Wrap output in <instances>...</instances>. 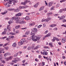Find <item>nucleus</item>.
Instances as JSON below:
<instances>
[{
  "instance_id": "nucleus-1",
  "label": "nucleus",
  "mask_w": 66,
  "mask_h": 66,
  "mask_svg": "<svg viewBox=\"0 0 66 66\" xmlns=\"http://www.w3.org/2000/svg\"><path fill=\"white\" fill-rule=\"evenodd\" d=\"M14 18L15 19V20H16L15 22L16 23H20V24H23L26 23V22L25 21H22L20 20V17H16L15 18L14 17Z\"/></svg>"
},
{
  "instance_id": "nucleus-2",
  "label": "nucleus",
  "mask_w": 66,
  "mask_h": 66,
  "mask_svg": "<svg viewBox=\"0 0 66 66\" xmlns=\"http://www.w3.org/2000/svg\"><path fill=\"white\" fill-rule=\"evenodd\" d=\"M37 29L35 28H34L31 31L30 34L31 35H32V34H35V33L37 32Z\"/></svg>"
},
{
  "instance_id": "nucleus-3",
  "label": "nucleus",
  "mask_w": 66,
  "mask_h": 66,
  "mask_svg": "<svg viewBox=\"0 0 66 66\" xmlns=\"http://www.w3.org/2000/svg\"><path fill=\"white\" fill-rule=\"evenodd\" d=\"M14 17L15 18H16V17H15V16L12 18L11 19V20H10L8 22V23L9 24H11V23H12V22H13V20H14L15 21H16V20H15V18L14 19Z\"/></svg>"
},
{
  "instance_id": "nucleus-4",
  "label": "nucleus",
  "mask_w": 66,
  "mask_h": 66,
  "mask_svg": "<svg viewBox=\"0 0 66 66\" xmlns=\"http://www.w3.org/2000/svg\"><path fill=\"white\" fill-rule=\"evenodd\" d=\"M35 34L34 35H33L32 36H31V39L33 40V41H34L35 42V41H37V39H36V37H35Z\"/></svg>"
},
{
  "instance_id": "nucleus-5",
  "label": "nucleus",
  "mask_w": 66,
  "mask_h": 66,
  "mask_svg": "<svg viewBox=\"0 0 66 66\" xmlns=\"http://www.w3.org/2000/svg\"><path fill=\"white\" fill-rule=\"evenodd\" d=\"M13 60L12 61V62L13 63H16L17 61H18V60H19V58H14Z\"/></svg>"
},
{
  "instance_id": "nucleus-6",
  "label": "nucleus",
  "mask_w": 66,
  "mask_h": 66,
  "mask_svg": "<svg viewBox=\"0 0 66 66\" xmlns=\"http://www.w3.org/2000/svg\"><path fill=\"white\" fill-rule=\"evenodd\" d=\"M63 11H64V12H65V11H66V8L60 10H59L58 13H63Z\"/></svg>"
},
{
  "instance_id": "nucleus-7",
  "label": "nucleus",
  "mask_w": 66,
  "mask_h": 66,
  "mask_svg": "<svg viewBox=\"0 0 66 66\" xmlns=\"http://www.w3.org/2000/svg\"><path fill=\"white\" fill-rule=\"evenodd\" d=\"M23 15V13L22 12H20L16 14V16H17V17H19L20 16H22V15Z\"/></svg>"
},
{
  "instance_id": "nucleus-8",
  "label": "nucleus",
  "mask_w": 66,
  "mask_h": 66,
  "mask_svg": "<svg viewBox=\"0 0 66 66\" xmlns=\"http://www.w3.org/2000/svg\"><path fill=\"white\" fill-rule=\"evenodd\" d=\"M8 1H9L7 2V3L10 4H12L14 2V0H9Z\"/></svg>"
},
{
  "instance_id": "nucleus-9",
  "label": "nucleus",
  "mask_w": 66,
  "mask_h": 66,
  "mask_svg": "<svg viewBox=\"0 0 66 66\" xmlns=\"http://www.w3.org/2000/svg\"><path fill=\"white\" fill-rule=\"evenodd\" d=\"M51 20V18H48L44 20V21L45 22H47L49 21V20Z\"/></svg>"
},
{
  "instance_id": "nucleus-10",
  "label": "nucleus",
  "mask_w": 66,
  "mask_h": 66,
  "mask_svg": "<svg viewBox=\"0 0 66 66\" xmlns=\"http://www.w3.org/2000/svg\"><path fill=\"white\" fill-rule=\"evenodd\" d=\"M65 18V16L63 15L61 16V17L59 18V20H62Z\"/></svg>"
},
{
  "instance_id": "nucleus-11",
  "label": "nucleus",
  "mask_w": 66,
  "mask_h": 66,
  "mask_svg": "<svg viewBox=\"0 0 66 66\" xmlns=\"http://www.w3.org/2000/svg\"><path fill=\"white\" fill-rule=\"evenodd\" d=\"M7 29L8 31H11V27L10 26V25H8L7 27Z\"/></svg>"
},
{
  "instance_id": "nucleus-12",
  "label": "nucleus",
  "mask_w": 66,
  "mask_h": 66,
  "mask_svg": "<svg viewBox=\"0 0 66 66\" xmlns=\"http://www.w3.org/2000/svg\"><path fill=\"white\" fill-rule=\"evenodd\" d=\"M11 55V53H7L5 54L4 55V56H6L7 55Z\"/></svg>"
},
{
  "instance_id": "nucleus-13",
  "label": "nucleus",
  "mask_w": 66,
  "mask_h": 66,
  "mask_svg": "<svg viewBox=\"0 0 66 66\" xmlns=\"http://www.w3.org/2000/svg\"><path fill=\"white\" fill-rule=\"evenodd\" d=\"M30 34V31H27L25 33L26 35H29Z\"/></svg>"
},
{
  "instance_id": "nucleus-14",
  "label": "nucleus",
  "mask_w": 66,
  "mask_h": 66,
  "mask_svg": "<svg viewBox=\"0 0 66 66\" xmlns=\"http://www.w3.org/2000/svg\"><path fill=\"white\" fill-rule=\"evenodd\" d=\"M43 54L44 55H48V53H47V52L46 51H44Z\"/></svg>"
},
{
  "instance_id": "nucleus-15",
  "label": "nucleus",
  "mask_w": 66,
  "mask_h": 66,
  "mask_svg": "<svg viewBox=\"0 0 66 66\" xmlns=\"http://www.w3.org/2000/svg\"><path fill=\"white\" fill-rule=\"evenodd\" d=\"M66 39L65 38H62L61 40L62 42V43H64L66 41Z\"/></svg>"
},
{
  "instance_id": "nucleus-16",
  "label": "nucleus",
  "mask_w": 66,
  "mask_h": 66,
  "mask_svg": "<svg viewBox=\"0 0 66 66\" xmlns=\"http://www.w3.org/2000/svg\"><path fill=\"white\" fill-rule=\"evenodd\" d=\"M56 24H52L50 26V27H52V28H53L54 27H56Z\"/></svg>"
},
{
  "instance_id": "nucleus-17",
  "label": "nucleus",
  "mask_w": 66,
  "mask_h": 66,
  "mask_svg": "<svg viewBox=\"0 0 66 66\" xmlns=\"http://www.w3.org/2000/svg\"><path fill=\"white\" fill-rule=\"evenodd\" d=\"M26 40L25 39V38H23L22 39L20 40V42H22L23 43H24V42H25V41Z\"/></svg>"
},
{
  "instance_id": "nucleus-18",
  "label": "nucleus",
  "mask_w": 66,
  "mask_h": 66,
  "mask_svg": "<svg viewBox=\"0 0 66 66\" xmlns=\"http://www.w3.org/2000/svg\"><path fill=\"white\" fill-rule=\"evenodd\" d=\"M52 4H53V3L51 2H50L48 4V6L49 7H50V6H52Z\"/></svg>"
},
{
  "instance_id": "nucleus-19",
  "label": "nucleus",
  "mask_w": 66,
  "mask_h": 66,
  "mask_svg": "<svg viewBox=\"0 0 66 66\" xmlns=\"http://www.w3.org/2000/svg\"><path fill=\"white\" fill-rule=\"evenodd\" d=\"M5 5L6 7H8L10 6V5H9V3H6L5 4H4Z\"/></svg>"
},
{
  "instance_id": "nucleus-20",
  "label": "nucleus",
  "mask_w": 66,
  "mask_h": 66,
  "mask_svg": "<svg viewBox=\"0 0 66 66\" xmlns=\"http://www.w3.org/2000/svg\"><path fill=\"white\" fill-rule=\"evenodd\" d=\"M13 47H16V42L14 43L12 45Z\"/></svg>"
},
{
  "instance_id": "nucleus-21",
  "label": "nucleus",
  "mask_w": 66,
  "mask_h": 66,
  "mask_svg": "<svg viewBox=\"0 0 66 66\" xmlns=\"http://www.w3.org/2000/svg\"><path fill=\"white\" fill-rule=\"evenodd\" d=\"M38 5H39V3H38L34 5V7H37Z\"/></svg>"
},
{
  "instance_id": "nucleus-22",
  "label": "nucleus",
  "mask_w": 66,
  "mask_h": 66,
  "mask_svg": "<svg viewBox=\"0 0 66 66\" xmlns=\"http://www.w3.org/2000/svg\"><path fill=\"white\" fill-rule=\"evenodd\" d=\"M23 43H22V42L21 41L20 42H19L18 43V45L19 46H21V45H23Z\"/></svg>"
},
{
  "instance_id": "nucleus-23",
  "label": "nucleus",
  "mask_w": 66,
  "mask_h": 66,
  "mask_svg": "<svg viewBox=\"0 0 66 66\" xmlns=\"http://www.w3.org/2000/svg\"><path fill=\"white\" fill-rule=\"evenodd\" d=\"M35 37L36 39H37V40H39V39H40V36H37L36 37Z\"/></svg>"
},
{
  "instance_id": "nucleus-24",
  "label": "nucleus",
  "mask_w": 66,
  "mask_h": 66,
  "mask_svg": "<svg viewBox=\"0 0 66 66\" xmlns=\"http://www.w3.org/2000/svg\"><path fill=\"white\" fill-rule=\"evenodd\" d=\"M25 19L26 20H28L30 19V17H29L27 16L25 18Z\"/></svg>"
},
{
  "instance_id": "nucleus-25",
  "label": "nucleus",
  "mask_w": 66,
  "mask_h": 66,
  "mask_svg": "<svg viewBox=\"0 0 66 66\" xmlns=\"http://www.w3.org/2000/svg\"><path fill=\"white\" fill-rule=\"evenodd\" d=\"M7 13V10H5L4 12L1 13L2 14V15H4L5 14H6Z\"/></svg>"
},
{
  "instance_id": "nucleus-26",
  "label": "nucleus",
  "mask_w": 66,
  "mask_h": 66,
  "mask_svg": "<svg viewBox=\"0 0 66 66\" xmlns=\"http://www.w3.org/2000/svg\"><path fill=\"white\" fill-rule=\"evenodd\" d=\"M20 25L16 26L15 27V28L16 29H18L20 28Z\"/></svg>"
},
{
  "instance_id": "nucleus-27",
  "label": "nucleus",
  "mask_w": 66,
  "mask_h": 66,
  "mask_svg": "<svg viewBox=\"0 0 66 66\" xmlns=\"http://www.w3.org/2000/svg\"><path fill=\"white\" fill-rule=\"evenodd\" d=\"M51 35V33H48L47 35H46L47 37H49V36H50Z\"/></svg>"
},
{
  "instance_id": "nucleus-28",
  "label": "nucleus",
  "mask_w": 66,
  "mask_h": 66,
  "mask_svg": "<svg viewBox=\"0 0 66 66\" xmlns=\"http://www.w3.org/2000/svg\"><path fill=\"white\" fill-rule=\"evenodd\" d=\"M14 12H19V10L18 9H15L14 10Z\"/></svg>"
},
{
  "instance_id": "nucleus-29",
  "label": "nucleus",
  "mask_w": 66,
  "mask_h": 66,
  "mask_svg": "<svg viewBox=\"0 0 66 66\" xmlns=\"http://www.w3.org/2000/svg\"><path fill=\"white\" fill-rule=\"evenodd\" d=\"M8 10L9 11H14V10H15V9L14 8L9 9H8Z\"/></svg>"
},
{
  "instance_id": "nucleus-30",
  "label": "nucleus",
  "mask_w": 66,
  "mask_h": 66,
  "mask_svg": "<svg viewBox=\"0 0 66 66\" xmlns=\"http://www.w3.org/2000/svg\"><path fill=\"white\" fill-rule=\"evenodd\" d=\"M40 48V45H37L36 47H35V49H37L38 48Z\"/></svg>"
},
{
  "instance_id": "nucleus-31",
  "label": "nucleus",
  "mask_w": 66,
  "mask_h": 66,
  "mask_svg": "<svg viewBox=\"0 0 66 66\" xmlns=\"http://www.w3.org/2000/svg\"><path fill=\"white\" fill-rule=\"evenodd\" d=\"M53 38H55V39L56 40V41H58L59 40V39H58L57 38H56V37H53Z\"/></svg>"
},
{
  "instance_id": "nucleus-32",
  "label": "nucleus",
  "mask_w": 66,
  "mask_h": 66,
  "mask_svg": "<svg viewBox=\"0 0 66 66\" xmlns=\"http://www.w3.org/2000/svg\"><path fill=\"white\" fill-rule=\"evenodd\" d=\"M21 4H22V5H26V3L24 2H22L21 3Z\"/></svg>"
},
{
  "instance_id": "nucleus-33",
  "label": "nucleus",
  "mask_w": 66,
  "mask_h": 66,
  "mask_svg": "<svg viewBox=\"0 0 66 66\" xmlns=\"http://www.w3.org/2000/svg\"><path fill=\"white\" fill-rule=\"evenodd\" d=\"M17 1H16V0H13V5H14L15 4V3H17Z\"/></svg>"
},
{
  "instance_id": "nucleus-34",
  "label": "nucleus",
  "mask_w": 66,
  "mask_h": 66,
  "mask_svg": "<svg viewBox=\"0 0 66 66\" xmlns=\"http://www.w3.org/2000/svg\"><path fill=\"white\" fill-rule=\"evenodd\" d=\"M44 9V7H42L39 9V11H42V10H43V9Z\"/></svg>"
},
{
  "instance_id": "nucleus-35",
  "label": "nucleus",
  "mask_w": 66,
  "mask_h": 66,
  "mask_svg": "<svg viewBox=\"0 0 66 66\" xmlns=\"http://www.w3.org/2000/svg\"><path fill=\"white\" fill-rule=\"evenodd\" d=\"M24 2L27 3V2H30V0H25Z\"/></svg>"
},
{
  "instance_id": "nucleus-36",
  "label": "nucleus",
  "mask_w": 66,
  "mask_h": 66,
  "mask_svg": "<svg viewBox=\"0 0 66 66\" xmlns=\"http://www.w3.org/2000/svg\"><path fill=\"white\" fill-rule=\"evenodd\" d=\"M2 35H5V34H6V32L4 31L2 33Z\"/></svg>"
},
{
  "instance_id": "nucleus-37",
  "label": "nucleus",
  "mask_w": 66,
  "mask_h": 66,
  "mask_svg": "<svg viewBox=\"0 0 66 66\" xmlns=\"http://www.w3.org/2000/svg\"><path fill=\"white\" fill-rule=\"evenodd\" d=\"M28 50H30L31 49V47L30 46H29L28 48Z\"/></svg>"
},
{
  "instance_id": "nucleus-38",
  "label": "nucleus",
  "mask_w": 66,
  "mask_h": 66,
  "mask_svg": "<svg viewBox=\"0 0 66 66\" xmlns=\"http://www.w3.org/2000/svg\"><path fill=\"white\" fill-rule=\"evenodd\" d=\"M55 39L53 38V39L51 40V41L52 42H55Z\"/></svg>"
},
{
  "instance_id": "nucleus-39",
  "label": "nucleus",
  "mask_w": 66,
  "mask_h": 66,
  "mask_svg": "<svg viewBox=\"0 0 66 66\" xmlns=\"http://www.w3.org/2000/svg\"><path fill=\"white\" fill-rule=\"evenodd\" d=\"M9 38H14V36H10L9 37Z\"/></svg>"
},
{
  "instance_id": "nucleus-40",
  "label": "nucleus",
  "mask_w": 66,
  "mask_h": 66,
  "mask_svg": "<svg viewBox=\"0 0 66 66\" xmlns=\"http://www.w3.org/2000/svg\"><path fill=\"white\" fill-rule=\"evenodd\" d=\"M24 18H20V20L21 21H23V20H24Z\"/></svg>"
},
{
  "instance_id": "nucleus-41",
  "label": "nucleus",
  "mask_w": 66,
  "mask_h": 66,
  "mask_svg": "<svg viewBox=\"0 0 66 66\" xmlns=\"http://www.w3.org/2000/svg\"><path fill=\"white\" fill-rule=\"evenodd\" d=\"M9 34L12 35H14V33L13 32H10L9 33Z\"/></svg>"
},
{
  "instance_id": "nucleus-42",
  "label": "nucleus",
  "mask_w": 66,
  "mask_h": 66,
  "mask_svg": "<svg viewBox=\"0 0 66 66\" xmlns=\"http://www.w3.org/2000/svg\"><path fill=\"white\" fill-rule=\"evenodd\" d=\"M62 27H65L66 28V23L65 24H63L61 25Z\"/></svg>"
},
{
  "instance_id": "nucleus-43",
  "label": "nucleus",
  "mask_w": 66,
  "mask_h": 66,
  "mask_svg": "<svg viewBox=\"0 0 66 66\" xmlns=\"http://www.w3.org/2000/svg\"><path fill=\"white\" fill-rule=\"evenodd\" d=\"M47 15H52V13L50 12L48 13H47Z\"/></svg>"
},
{
  "instance_id": "nucleus-44",
  "label": "nucleus",
  "mask_w": 66,
  "mask_h": 66,
  "mask_svg": "<svg viewBox=\"0 0 66 66\" xmlns=\"http://www.w3.org/2000/svg\"><path fill=\"white\" fill-rule=\"evenodd\" d=\"M44 48H45V49H47L48 48V46H45L44 47Z\"/></svg>"
},
{
  "instance_id": "nucleus-45",
  "label": "nucleus",
  "mask_w": 66,
  "mask_h": 66,
  "mask_svg": "<svg viewBox=\"0 0 66 66\" xmlns=\"http://www.w3.org/2000/svg\"><path fill=\"white\" fill-rule=\"evenodd\" d=\"M4 31L5 32H6V31H8V30L6 28H5L4 29Z\"/></svg>"
},
{
  "instance_id": "nucleus-46",
  "label": "nucleus",
  "mask_w": 66,
  "mask_h": 66,
  "mask_svg": "<svg viewBox=\"0 0 66 66\" xmlns=\"http://www.w3.org/2000/svg\"><path fill=\"white\" fill-rule=\"evenodd\" d=\"M47 37V36L46 35L44 37H43V40H44V39H45V38H46Z\"/></svg>"
},
{
  "instance_id": "nucleus-47",
  "label": "nucleus",
  "mask_w": 66,
  "mask_h": 66,
  "mask_svg": "<svg viewBox=\"0 0 66 66\" xmlns=\"http://www.w3.org/2000/svg\"><path fill=\"white\" fill-rule=\"evenodd\" d=\"M62 22H66V20H65V19H63V20H62Z\"/></svg>"
},
{
  "instance_id": "nucleus-48",
  "label": "nucleus",
  "mask_w": 66,
  "mask_h": 66,
  "mask_svg": "<svg viewBox=\"0 0 66 66\" xmlns=\"http://www.w3.org/2000/svg\"><path fill=\"white\" fill-rule=\"evenodd\" d=\"M5 48L6 50H8L9 49V47L8 46H6V47H5Z\"/></svg>"
},
{
  "instance_id": "nucleus-49",
  "label": "nucleus",
  "mask_w": 66,
  "mask_h": 66,
  "mask_svg": "<svg viewBox=\"0 0 66 66\" xmlns=\"http://www.w3.org/2000/svg\"><path fill=\"white\" fill-rule=\"evenodd\" d=\"M42 25H40L39 26H37V28H40V27H42Z\"/></svg>"
},
{
  "instance_id": "nucleus-50",
  "label": "nucleus",
  "mask_w": 66,
  "mask_h": 66,
  "mask_svg": "<svg viewBox=\"0 0 66 66\" xmlns=\"http://www.w3.org/2000/svg\"><path fill=\"white\" fill-rule=\"evenodd\" d=\"M8 45V44H7V43H6L3 45V47H5V46H7V45Z\"/></svg>"
},
{
  "instance_id": "nucleus-51",
  "label": "nucleus",
  "mask_w": 66,
  "mask_h": 66,
  "mask_svg": "<svg viewBox=\"0 0 66 66\" xmlns=\"http://www.w3.org/2000/svg\"><path fill=\"white\" fill-rule=\"evenodd\" d=\"M48 32V31L46 30V31H45V32H44V33L45 34H47V33Z\"/></svg>"
},
{
  "instance_id": "nucleus-52",
  "label": "nucleus",
  "mask_w": 66,
  "mask_h": 66,
  "mask_svg": "<svg viewBox=\"0 0 66 66\" xmlns=\"http://www.w3.org/2000/svg\"><path fill=\"white\" fill-rule=\"evenodd\" d=\"M66 1V0H61L60 1V2L62 3V2H65Z\"/></svg>"
},
{
  "instance_id": "nucleus-53",
  "label": "nucleus",
  "mask_w": 66,
  "mask_h": 66,
  "mask_svg": "<svg viewBox=\"0 0 66 66\" xmlns=\"http://www.w3.org/2000/svg\"><path fill=\"white\" fill-rule=\"evenodd\" d=\"M19 30H17L16 31V34H17L18 33H19Z\"/></svg>"
},
{
  "instance_id": "nucleus-54",
  "label": "nucleus",
  "mask_w": 66,
  "mask_h": 66,
  "mask_svg": "<svg viewBox=\"0 0 66 66\" xmlns=\"http://www.w3.org/2000/svg\"><path fill=\"white\" fill-rule=\"evenodd\" d=\"M3 49L2 50L0 51V54H1V53H2V51H3Z\"/></svg>"
},
{
  "instance_id": "nucleus-55",
  "label": "nucleus",
  "mask_w": 66,
  "mask_h": 66,
  "mask_svg": "<svg viewBox=\"0 0 66 66\" xmlns=\"http://www.w3.org/2000/svg\"><path fill=\"white\" fill-rule=\"evenodd\" d=\"M31 24L32 26H34V25H35V23L34 22L31 23Z\"/></svg>"
},
{
  "instance_id": "nucleus-56",
  "label": "nucleus",
  "mask_w": 66,
  "mask_h": 66,
  "mask_svg": "<svg viewBox=\"0 0 66 66\" xmlns=\"http://www.w3.org/2000/svg\"><path fill=\"white\" fill-rule=\"evenodd\" d=\"M29 26H30V27H31V26H32V23H30L29 24Z\"/></svg>"
},
{
  "instance_id": "nucleus-57",
  "label": "nucleus",
  "mask_w": 66,
  "mask_h": 66,
  "mask_svg": "<svg viewBox=\"0 0 66 66\" xmlns=\"http://www.w3.org/2000/svg\"><path fill=\"white\" fill-rule=\"evenodd\" d=\"M53 30H55L56 31L57 30V28H55Z\"/></svg>"
},
{
  "instance_id": "nucleus-58",
  "label": "nucleus",
  "mask_w": 66,
  "mask_h": 66,
  "mask_svg": "<svg viewBox=\"0 0 66 66\" xmlns=\"http://www.w3.org/2000/svg\"><path fill=\"white\" fill-rule=\"evenodd\" d=\"M8 59L9 60H12V57L10 56V57H8Z\"/></svg>"
},
{
  "instance_id": "nucleus-59",
  "label": "nucleus",
  "mask_w": 66,
  "mask_h": 66,
  "mask_svg": "<svg viewBox=\"0 0 66 66\" xmlns=\"http://www.w3.org/2000/svg\"><path fill=\"white\" fill-rule=\"evenodd\" d=\"M7 37L6 36L4 37H3L2 38V39H5V38H6Z\"/></svg>"
},
{
  "instance_id": "nucleus-60",
  "label": "nucleus",
  "mask_w": 66,
  "mask_h": 66,
  "mask_svg": "<svg viewBox=\"0 0 66 66\" xmlns=\"http://www.w3.org/2000/svg\"><path fill=\"white\" fill-rule=\"evenodd\" d=\"M27 46H24L23 47V49H26L27 48Z\"/></svg>"
},
{
  "instance_id": "nucleus-61",
  "label": "nucleus",
  "mask_w": 66,
  "mask_h": 66,
  "mask_svg": "<svg viewBox=\"0 0 66 66\" xmlns=\"http://www.w3.org/2000/svg\"><path fill=\"white\" fill-rule=\"evenodd\" d=\"M35 61H36V62H38L39 61L37 59H35Z\"/></svg>"
},
{
  "instance_id": "nucleus-62",
  "label": "nucleus",
  "mask_w": 66,
  "mask_h": 66,
  "mask_svg": "<svg viewBox=\"0 0 66 66\" xmlns=\"http://www.w3.org/2000/svg\"><path fill=\"white\" fill-rule=\"evenodd\" d=\"M24 7V9H26V8H27L28 7V6H25Z\"/></svg>"
},
{
  "instance_id": "nucleus-63",
  "label": "nucleus",
  "mask_w": 66,
  "mask_h": 66,
  "mask_svg": "<svg viewBox=\"0 0 66 66\" xmlns=\"http://www.w3.org/2000/svg\"><path fill=\"white\" fill-rule=\"evenodd\" d=\"M64 65H65L66 66V61H65V62L64 61Z\"/></svg>"
},
{
  "instance_id": "nucleus-64",
  "label": "nucleus",
  "mask_w": 66,
  "mask_h": 66,
  "mask_svg": "<svg viewBox=\"0 0 66 66\" xmlns=\"http://www.w3.org/2000/svg\"><path fill=\"white\" fill-rule=\"evenodd\" d=\"M62 58L63 59H65V56H62Z\"/></svg>"
}]
</instances>
